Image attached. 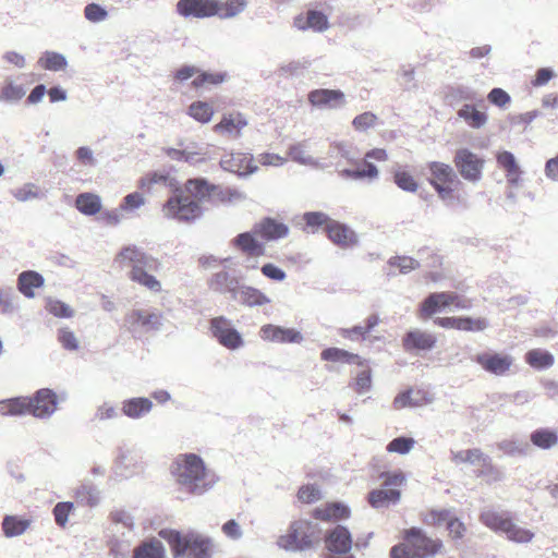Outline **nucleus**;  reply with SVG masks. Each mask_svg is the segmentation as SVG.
<instances>
[{"label": "nucleus", "mask_w": 558, "mask_h": 558, "mask_svg": "<svg viewBox=\"0 0 558 558\" xmlns=\"http://www.w3.org/2000/svg\"><path fill=\"white\" fill-rule=\"evenodd\" d=\"M218 5V0H179L177 10L185 17L204 19L215 16Z\"/></svg>", "instance_id": "obj_12"}, {"label": "nucleus", "mask_w": 558, "mask_h": 558, "mask_svg": "<svg viewBox=\"0 0 558 558\" xmlns=\"http://www.w3.org/2000/svg\"><path fill=\"white\" fill-rule=\"evenodd\" d=\"M442 541L433 538L421 527L412 526L401 532V541L393 545L389 558H432L441 553Z\"/></svg>", "instance_id": "obj_3"}, {"label": "nucleus", "mask_w": 558, "mask_h": 558, "mask_svg": "<svg viewBox=\"0 0 558 558\" xmlns=\"http://www.w3.org/2000/svg\"><path fill=\"white\" fill-rule=\"evenodd\" d=\"M58 340L61 343V345L69 351H75L80 347L75 333L69 328H62L59 330Z\"/></svg>", "instance_id": "obj_58"}, {"label": "nucleus", "mask_w": 558, "mask_h": 558, "mask_svg": "<svg viewBox=\"0 0 558 558\" xmlns=\"http://www.w3.org/2000/svg\"><path fill=\"white\" fill-rule=\"evenodd\" d=\"M209 328L213 336L225 348L235 350L242 347V336L232 327L231 322L225 316L211 318L209 322Z\"/></svg>", "instance_id": "obj_11"}, {"label": "nucleus", "mask_w": 558, "mask_h": 558, "mask_svg": "<svg viewBox=\"0 0 558 558\" xmlns=\"http://www.w3.org/2000/svg\"><path fill=\"white\" fill-rule=\"evenodd\" d=\"M350 513L349 507L342 502H327L315 508L312 512V517L325 522H336L348 519Z\"/></svg>", "instance_id": "obj_20"}, {"label": "nucleus", "mask_w": 558, "mask_h": 558, "mask_svg": "<svg viewBox=\"0 0 558 558\" xmlns=\"http://www.w3.org/2000/svg\"><path fill=\"white\" fill-rule=\"evenodd\" d=\"M189 189H195V196L203 201L213 203H231L242 197V194L235 190L223 189L219 185L209 184L204 179H190Z\"/></svg>", "instance_id": "obj_9"}, {"label": "nucleus", "mask_w": 558, "mask_h": 558, "mask_svg": "<svg viewBox=\"0 0 558 558\" xmlns=\"http://www.w3.org/2000/svg\"><path fill=\"white\" fill-rule=\"evenodd\" d=\"M326 548L335 554H347L352 548V537L349 530L342 525L332 529L325 538Z\"/></svg>", "instance_id": "obj_18"}, {"label": "nucleus", "mask_w": 558, "mask_h": 558, "mask_svg": "<svg viewBox=\"0 0 558 558\" xmlns=\"http://www.w3.org/2000/svg\"><path fill=\"white\" fill-rule=\"evenodd\" d=\"M452 513L448 509H430L422 514V522L432 527H439L449 522Z\"/></svg>", "instance_id": "obj_47"}, {"label": "nucleus", "mask_w": 558, "mask_h": 558, "mask_svg": "<svg viewBox=\"0 0 558 558\" xmlns=\"http://www.w3.org/2000/svg\"><path fill=\"white\" fill-rule=\"evenodd\" d=\"M113 265L119 269H129V279L153 293L162 291L161 281L150 271L157 270L160 263L136 245L123 246L114 256Z\"/></svg>", "instance_id": "obj_1"}, {"label": "nucleus", "mask_w": 558, "mask_h": 558, "mask_svg": "<svg viewBox=\"0 0 558 558\" xmlns=\"http://www.w3.org/2000/svg\"><path fill=\"white\" fill-rule=\"evenodd\" d=\"M487 326L485 318L458 317V330L461 331H483Z\"/></svg>", "instance_id": "obj_51"}, {"label": "nucleus", "mask_w": 558, "mask_h": 558, "mask_svg": "<svg viewBox=\"0 0 558 558\" xmlns=\"http://www.w3.org/2000/svg\"><path fill=\"white\" fill-rule=\"evenodd\" d=\"M169 545L174 558H211L214 544L211 538L194 531L180 532L162 530L159 532Z\"/></svg>", "instance_id": "obj_4"}, {"label": "nucleus", "mask_w": 558, "mask_h": 558, "mask_svg": "<svg viewBox=\"0 0 558 558\" xmlns=\"http://www.w3.org/2000/svg\"><path fill=\"white\" fill-rule=\"evenodd\" d=\"M295 25L301 29H305L308 27L316 32H323L328 28V20L327 16L322 12L310 11L307 13L305 23H303L302 17H298L295 20Z\"/></svg>", "instance_id": "obj_40"}, {"label": "nucleus", "mask_w": 558, "mask_h": 558, "mask_svg": "<svg viewBox=\"0 0 558 558\" xmlns=\"http://www.w3.org/2000/svg\"><path fill=\"white\" fill-rule=\"evenodd\" d=\"M320 357L328 362H341L347 364H355L357 366H364L365 360L359 354L351 353L347 350L339 348H327L322 351Z\"/></svg>", "instance_id": "obj_27"}, {"label": "nucleus", "mask_w": 558, "mask_h": 558, "mask_svg": "<svg viewBox=\"0 0 558 558\" xmlns=\"http://www.w3.org/2000/svg\"><path fill=\"white\" fill-rule=\"evenodd\" d=\"M473 361L480 365L483 371L495 376L508 375L514 364L512 355L493 350L477 353L473 357Z\"/></svg>", "instance_id": "obj_10"}, {"label": "nucleus", "mask_w": 558, "mask_h": 558, "mask_svg": "<svg viewBox=\"0 0 558 558\" xmlns=\"http://www.w3.org/2000/svg\"><path fill=\"white\" fill-rule=\"evenodd\" d=\"M253 233L264 240L272 241L287 236L289 228L274 218H264L254 226Z\"/></svg>", "instance_id": "obj_19"}, {"label": "nucleus", "mask_w": 558, "mask_h": 558, "mask_svg": "<svg viewBox=\"0 0 558 558\" xmlns=\"http://www.w3.org/2000/svg\"><path fill=\"white\" fill-rule=\"evenodd\" d=\"M153 408L148 398H132L122 403V412L131 418H138L147 414Z\"/></svg>", "instance_id": "obj_32"}, {"label": "nucleus", "mask_w": 558, "mask_h": 558, "mask_svg": "<svg viewBox=\"0 0 558 558\" xmlns=\"http://www.w3.org/2000/svg\"><path fill=\"white\" fill-rule=\"evenodd\" d=\"M133 558H166V550L160 541L151 538L134 548Z\"/></svg>", "instance_id": "obj_31"}, {"label": "nucleus", "mask_w": 558, "mask_h": 558, "mask_svg": "<svg viewBox=\"0 0 558 558\" xmlns=\"http://www.w3.org/2000/svg\"><path fill=\"white\" fill-rule=\"evenodd\" d=\"M84 13L85 17L92 22H100L107 16V11L96 3L86 5Z\"/></svg>", "instance_id": "obj_64"}, {"label": "nucleus", "mask_w": 558, "mask_h": 558, "mask_svg": "<svg viewBox=\"0 0 558 558\" xmlns=\"http://www.w3.org/2000/svg\"><path fill=\"white\" fill-rule=\"evenodd\" d=\"M221 531L226 535V537L232 541H238L243 535L240 524L234 519H230L227 522H225L221 526Z\"/></svg>", "instance_id": "obj_61"}, {"label": "nucleus", "mask_w": 558, "mask_h": 558, "mask_svg": "<svg viewBox=\"0 0 558 558\" xmlns=\"http://www.w3.org/2000/svg\"><path fill=\"white\" fill-rule=\"evenodd\" d=\"M296 497L300 502L310 505L322 499V492L316 485L305 484L299 488Z\"/></svg>", "instance_id": "obj_49"}, {"label": "nucleus", "mask_w": 558, "mask_h": 558, "mask_svg": "<svg viewBox=\"0 0 558 558\" xmlns=\"http://www.w3.org/2000/svg\"><path fill=\"white\" fill-rule=\"evenodd\" d=\"M73 510H74L73 502H70V501L58 502L54 506L53 511H52L56 523L60 527H65V525L68 523L69 515L72 513Z\"/></svg>", "instance_id": "obj_52"}, {"label": "nucleus", "mask_w": 558, "mask_h": 558, "mask_svg": "<svg viewBox=\"0 0 558 558\" xmlns=\"http://www.w3.org/2000/svg\"><path fill=\"white\" fill-rule=\"evenodd\" d=\"M306 226L315 228V227H324L327 228L328 222H331V219L324 213L319 211H311L306 213L303 216Z\"/></svg>", "instance_id": "obj_60"}, {"label": "nucleus", "mask_w": 558, "mask_h": 558, "mask_svg": "<svg viewBox=\"0 0 558 558\" xmlns=\"http://www.w3.org/2000/svg\"><path fill=\"white\" fill-rule=\"evenodd\" d=\"M189 113L198 122L206 123L210 121L214 110L209 104L196 101L190 106Z\"/></svg>", "instance_id": "obj_48"}, {"label": "nucleus", "mask_w": 558, "mask_h": 558, "mask_svg": "<svg viewBox=\"0 0 558 558\" xmlns=\"http://www.w3.org/2000/svg\"><path fill=\"white\" fill-rule=\"evenodd\" d=\"M75 206L82 214L94 216L101 210V202L98 195L93 193H82L75 199Z\"/></svg>", "instance_id": "obj_36"}, {"label": "nucleus", "mask_w": 558, "mask_h": 558, "mask_svg": "<svg viewBox=\"0 0 558 558\" xmlns=\"http://www.w3.org/2000/svg\"><path fill=\"white\" fill-rule=\"evenodd\" d=\"M236 298L243 305L248 307L262 306L270 303V299L264 292L250 286L241 287L236 292Z\"/></svg>", "instance_id": "obj_29"}, {"label": "nucleus", "mask_w": 558, "mask_h": 558, "mask_svg": "<svg viewBox=\"0 0 558 558\" xmlns=\"http://www.w3.org/2000/svg\"><path fill=\"white\" fill-rule=\"evenodd\" d=\"M458 116L474 129H480L487 122V116L484 112L476 110L472 105H464L458 111Z\"/></svg>", "instance_id": "obj_42"}, {"label": "nucleus", "mask_w": 558, "mask_h": 558, "mask_svg": "<svg viewBox=\"0 0 558 558\" xmlns=\"http://www.w3.org/2000/svg\"><path fill=\"white\" fill-rule=\"evenodd\" d=\"M376 122L377 116L373 112L367 111L356 116L352 121V125L356 131L363 132L375 126Z\"/></svg>", "instance_id": "obj_55"}, {"label": "nucleus", "mask_w": 558, "mask_h": 558, "mask_svg": "<svg viewBox=\"0 0 558 558\" xmlns=\"http://www.w3.org/2000/svg\"><path fill=\"white\" fill-rule=\"evenodd\" d=\"M259 332L262 339L269 342L299 343L303 340L300 331L293 328H283L271 324L264 325Z\"/></svg>", "instance_id": "obj_15"}, {"label": "nucleus", "mask_w": 558, "mask_h": 558, "mask_svg": "<svg viewBox=\"0 0 558 558\" xmlns=\"http://www.w3.org/2000/svg\"><path fill=\"white\" fill-rule=\"evenodd\" d=\"M317 524L299 519L291 522L288 532L278 538V546L286 550H304L311 548L319 538Z\"/></svg>", "instance_id": "obj_6"}, {"label": "nucleus", "mask_w": 558, "mask_h": 558, "mask_svg": "<svg viewBox=\"0 0 558 558\" xmlns=\"http://www.w3.org/2000/svg\"><path fill=\"white\" fill-rule=\"evenodd\" d=\"M31 397H16L0 402V413L4 415L29 414Z\"/></svg>", "instance_id": "obj_33"}, {"label": "nucleus", "mask_w": 558, "mask_h": 558, "mask_svg": "<svg viewBox=\"0 0 558 558\" xmlns=\"http://www.w3.org/2000/svg\"><path fill=\"white\" fill-rule=\"evenodd\" d=\"M325 232L328 239L336 245L347 248L353 246L357 242L355 232L348 226L340 223L339 221L331 220L328 222Z\"/></svg>", "instance_id": "obj_17"}, {"label": "nucleus", "mask_w": 558, "mask_h": 558, "mask_svg": "<svg viewBox=\"0 0 558 558\" xmlns=\"http://www.w3.org/2000/svg\"><path fill=\"white\" fill-rule=\"evenodd\" d=\"M308 101L316 107L335 109L344 105V94L335 89H316L308 94Z\"/></svg>", "instance_id": "obj_21"}, {"label": "nucleus", "mask_w": 558, "mask_h": 558, "mask_svg": "<svg viewBox=\"0 0 558 558\" xmlns=\"http://www.w3.org/2000/svg\"><path fill=\"white\" fill-rule=\"evenodd\" d=\"M456 165L461 174H480L483 160L468 149H460L456 154Z\"/></svg>", "instance_id": "obj_25"}, {"label": "nucleus", "mask_w": 558, "mask_h": 558, "mask_svg": "<svg viewBox=\"0 0 558 558\" xmlns=\"http://www.w3.org/2000/svg\"><path fill=\"white\" fill-rule=\"evenodd\" d=\"M384 480V487H392L389 490L376 488L368 493L367 501L376 509L387 508L396 505L401 499V487L405 484L407 477L402 471L383 472L379 476Z\"/></svg>", "instance_id": "obj_8"}, {"label": "nucleus", "mask_w": 558, "mask_h": 558, "mask_svg": "<svg viewBox=\"0 0 558 558\" xmlns=\"http://www.w3.org/2000/svg\"><path fill=\"white\" fill-rule=\"evenodd\" d=\"M353 390L361 395L368 391L372 387V375L371 369L366 368L360 372L353 383Z\"/></svg>", "instance_id": "obj_56"}, {"label": "nucleus", "mask_w": 558, "mask_h": 558, "mask_svg": "<svg viewBox=\"0 0 558 558\" xmlns=\"http://www.w3.org/2000/svg\"><path fill=\"white\" fill-rule=\"evenodd\" d=\"M372 160L386 161L387 153L384 149L376 148L365 155L364 165L362 170L350 171L345 170L343 174H378L379 170Z\"/></svg>", "instance_id": "obj_38"}, {"label": "nucleus", "mask_w": 558, "mask_h": 558, "mask_svg": "<svg viewBox=\"0 0 558 558\" xmlns=\"http://www.w3.org/2000/svg\"><path fill=\"white\" fill-rule=\"evenodd\" d=\"M247 125L246 119L241 113L225 116L221 121L215 126L217 132H235L240 134L241 130Z\"/></svg>", "instance_id": "obj_39"}, {"label": "nucleus", "mask_w": 558, "mask_h": 558, "mask_svg": "<svg viewBox=\"0 0 558 558\" xmlns=\"http://www.w3.org/2000/svg\"><path fill=\"white\" fill-rule=\"evenodd\" d=\"M220 163L225 171L233 174H253L258 171L253 157L243 153L226 155Z\"/></svg>", "instance_id": "obj_13"}, {"label": "nucleus", "mask_w": 558, "mask_h": 558, "mask_svg": "<svg viewBox=\"0 0 558 558\" xmlns=\"http://www.w3.org/2000/svg\"><path fill=\"white\" fill-rule=\"evenodd\" d=\"M427 181L435 187L441 198L450 197L458 186L454 177H427Z\"/></svg>", "instance_id": "obj_44"}, {"label": "nucleus", "mask_w": 558, "mask_h": 558, "mask_svg": "<svg viewBox=\"0 0 558 558\" xmlns=\"http://www.w3.org/2000/svg\"><path fill=\"white\" fill-rule=\"evenodd\" d=\"M447 531L448 536L452 541H460L465 536L468 527L461 520L452 515L449 522L447 523Z\"/></svg>", "instance_id": "obj_53"}, {"label": "nucleus", "mask_w": 558, "mask_h": 558, "mask_svg": "<svg viewBox=\"0 0 558 558\" xmlns=\"http://www.w3.org/2000/svg\"><path fill=\"white\" fill-rule=\"evenodd\" d=\"M389 264L393 267L399 268L400 272L407 274L416 269L420 264L416 259L409 256H396L389 260Z\"/></svg>", "instance_id": "obj_57"}, {"label": "nucleus", "mask_w": 558, "mask_h": 558, "mask_svg": "<svg viewBox=\"0 0 558 558\" xmlns=\"http://www.w3.org/2000/svg\"><path fill=\"white\" fill-rule=\"evenodd\" d=\"M474 475L478 478H482L486 484H493L501 481L502 473L500 470L492 462L488 456L480 462L477 469L474 471Z\"/></svg>", "instance_id": "obj_34"}, {"label": "nucleus", "mask_w": 558, "mask_h": 558, "mask_svg": "<svg viewBox=\"0 0 558 558\" xmlns=\"http://www.w3.org/2000/svg\"><path fill=\"white\" fill-rule=\"evenodd\" d=\"M415 445V440L411 437H397L392 439L386 447L390 453L407 454Z\"/></svg>", "instance_id": "obj_50"}, {"label": "nucleus", "mask_w": 558, "mask_h": 558, "mask_svg": "<svg viewBox=\"0 0 558 558\" xmlns=\"http://www.w3.org/2000/svg\"><path fill=\"white\" fill-rule=\"evenodd\" d=\"M14 310V294L11 289L0 290V313L7 314Z\"/></svg>", "instance_id": "obj_62"}, {"label": "nucleus", "mask_w": 558, "mask_h": 558, "mask_svg": "<svg viewBox=\"0 0 558 558\" xmlns=\"http://www.w3.org/2000/svg\"><path fill=\"white\" fill-rule=\"evenodd\" d=\"M32 524V520L20 515H5L2 521V531L7 537H15L25 533Z\"/></svg>", "instance_id": "obj_30"}, {"label": "nucleus", "mask_w": 558, "mask_h": 558, "mask_svg": "<svg viewBox=\"0 0 558 558\" xmlns=\"http://www.w3.org/2000/svg\"><path fill=\"white\" fill-rule=\"evenodd\" d=\"M44 283V277L34 270L23 271L17 277V289L27 299L35 298V289L41 288Z\"/></svg>", "instance_id": "obj_24"}, {"label": "nucleus", "mask_w": 558, "mask_h": 558, "mask_svg": "<svg viewBox=\"0 0 558 558\" xmlns=\"http://www.w3.org/2000/svg\"><path fill=\"white\" fill-rule=\"evenodd\" d=\"M218 9L216 15L220 19H232L243 12L247 5L246 0H218Z\"/></svg>", "instance_id": "obj_43"}, {"label": "nucleus", "mask_w": 558, "mask_h": 558, "mask_svg": "<svg viewBox=\"0 0 558 558\" xmlns=\"http://www.w3.org/2000/svg\"><path fill=\"white\" fill-rule=\"evenodd\" d=\"M47 310L50 314L60 318H69L73 316V310L59 300L48 302Z\"/></svg>", "instance_id": "obj_59"}, {"label": "nucleus", "mask_w": 558, "mask_h": 558, "mask_svg": "<svg viewBox=\"0 0 558 558\" xmlns=\"http://www.w3.org/2000/svg\"><path fill=\"white\" fill-rule=\"evenodd\" d=\"M38 64L49 71H61L68 65L65 57L53 51H46L38 60Z\"/></svg>", "instance_id": "obj_46"}, {"label": "nucleus", "mask_w": 558, "mask_h": 558, "mask_svg": "<svg viewBox=\"0 0 558 558\" xmlns=\"http://www.w3.org/2000/svg\"><path fill=\"white\" fill-rule=\"evenodd\" d=\"M530 440L535 447L547 450L558 444V435L554 429L537 428L531 433Z\"/></svg>", "instance_id": "obj_35"}, {"label": "nucleus", "mask_w": 558, "mask_h": 558, "mask_svg": "<svg viewBox=\"0 0 558 558\" xmlns=\"http://www.w3.org/2000/svg\"><path fill=\"white\" fill-rule=\"evenodd\" d=\"M260 270L266 278L275 281H283L287 277L286 272L281 268L271 263L263 265Z\"/></svg>", "instance_id": "obj_63"}, {"label": "nucleus", "mask_w": 558, "mask_h": 558, "mask_svg": "<svg viewBox=\"0 0 558 558\" xmlns=\"http://www.w3.org/2000/svg\"><path fill=\"white\" fill-rule=\"evenodd\" d=\"M29 414L45 417L52 414L57 408V397L50 389H40L31 397Z\"/></svg>", "instance_id": "obj_16"}, {"label": "nucleus", "mask_w": 558, "mask_h": 558, "mask_svg": "<svg viewBox=\"0 0 558 558\" xmlns=\"http://www.w3.org/2000/svg\"><path fill=\"white\" fill-rule=\"evenodd\" d=\"M189 180L183 187L177 189L165 203L162 213L167 218L180 222H192L203 215L202 198L195 196V189H189Z\"/></svg>", "instance_id": "obj_5"}, {"label": "nucleus", "mask_w": 558, "mask_h": 558, "mask_svg": "<svg viewBox=\"0 0 558 558\" xmlns=\"http://www.w3.org/2000/svg\"><path fill=\"white\" fill-rule=\"evenodd\" d=\"M485 456L480 448L463 449L451 451V461L457 465L471 464L477 466Z\"/></svg>", "instance_id": "obj_37"}, {"label": "nucleus", "mask_w": 558, "mask_h": 558, "mask_svg": "<svg viewBox=\"0 0 558 558\" xmlns=\"http://www.w3.org/2000/svg\"><path fill=\"white\" fill-rule=\"evenodd\" d=\"M25 95V89L13 83H9L2 88L0 94V101L15 102L19 101Z\"/></svg>", "instance_id": "obj_54"}, {"label": "nucleus", "mask_w": 558, "mask_h": 558, "mask_svg": "<svg viewBox=\"0 0 558 558\" xmlns=\"http://www.w3.org/2000/svg\"><path fill=\"white\" fill-rule=\"evenodd\" d=\"M436 344V338L433 333L415 329L405 333L402 339V345L405 351L430 350Z\"/></svg>", "instance_id": "obj_22"}, {"label": "nucleus", "mask_w": 558, "mask_h": 558, "mask_svg": "<svg viewBox=\"0 0 558 558\" xmlns=\"http://www.w3.org/2000/svg\"><path fill=\"white\" fill-rule=\"evenodd\" d=\"M525 362L533 368L544 369L554 365V356L544 350L533 349L526 352Z\"/></svg>", "instance_id": "obj_41"}, {"label": "nucleus", "mask_w": 558, "mask_h": 558, "mask_svg": "<svg viewBox=\"0 0 558 558\" xmlns=\"http://www.w3.org/2000/svg\"><path fill=\"white\" fill-rule=\"evenodd\" d=\"M511 515L506 511L495 509H485L480 513V521L494 532H502L506 525H509Z\"/></svg>", "instance_id": "obj_26"}, {"label": "nucleus", "mask_w": 558, "mask_h": 558, "mask_svg": "<svg viewBox=\"0 0 558 558\" xmlns=\"http://www.w3.org/2000/svg\"><path fill=\"white\" fill-rule=\"evenodd\" d=\"M501 533L506 534L509 541L515 543H529L534 537L532 531L517 525L512 518L509 520V525L507 524Z\"/></svg>", "instance_id": "obj_45"}, {"label": "nucleus", "mask_w": 558, "mask_h": 558, "mask_svg": "<svg viewBox=\"0 0 558 558\" xmlns=\"http://www.w3.org/2000/svg\"><path fill=\"white\" fill-rule=\"evenodd\" d=\"M471 306L472 303L470 300L456 292H433L421 302L417 308V316L420 319L426 320L447 308L469 310Z\"/></svg>", "instance_id": "obj_7"}, {"label": "nucleus", "mask_w": 558, "mask_h": 558, "mask_svg": "<svg viewBox=\"0 0 558 558\" xmlns=\"http://www.w3.org/2000/svg\"><path fill=\"white\" fill-rule=\"evenodd\" d=\"M233 245L247 257L265 255V246L251 232L240 233L233 239Z\"/></svg>", "instance_id": "obj_23"}, {"label": "nucleus", "mask_w": 558, "mask_h": 558, "mask_svg": "<svg viewBox=\"0 0 558 558\" xmlns=\"http://www.w3.org/2000/svg\"><path fill=\"white\" fill-rule=\"evenodd\" d=\"M379 324V317L376 314L369 315L364 326H354L351 328H342L339 333L342 338L355 341L364 340L366 336Z\"/></svg>", "instance_id": "obj_28"}, {"label": "nucleus", "mask_w": 558, "mask_h": 558, "mask_svg": "<svg viewBox=\"0 0 558 558\" xmlns=\"http://www.w3.org/2000/svg\"><path fill=\"white\" fill-rule=\"evenodd\" d=\"M124 323L131 332L138 329L149 330L160 325V316L145 310H132L125 315Z\"/></svg>", "instance_id": "obj_14"}, {"label": "nucleus", "mask_w": 558, "mask_h": 558, "mask_svg": "<svg viewBox=\"0 0 558 558\" xmlns=\"http://www.w3.org/2000/svg\"><path fill=\"white\" fill-rule=\"evenodd\" d=\"M171 474L189 494H203L211 486L205 463L195 453L179 454L171 465Z\"/></svg>", "instance_id": "obj_2"}]
</instances>
